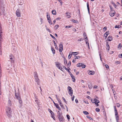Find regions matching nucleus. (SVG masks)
Returning a JSON list of instances; mask_svg holds the SVG:
<instances>
[{
    "label": "nucleus",
    "mask_w": 122,
    "mask_h": 122,
    "mask_svg": "<svg viewBox=\"0 0 122 122\" xmlns=\"http://www.w3.org/2000/svg\"><path fill=\"white\" fill-rule=\"evenodd\" d=\"M6 111L7 115L9 117H11V108L8 107H6Z\"/></svg>",
    "instance_id": "nucleus-1"
},
{
    "label": "nucleus",
    "mask_w": 122,
    "mask_h": 122,
    "mask_svg": "<svg viewBox=\"0 0 122 122\" xmlns=\"http://www.w3.org/2000/svg\"><path fill=\"white\" fill-rule=\"evenodd\" d=\"M12 62L9 60L7 62L6 66V68L7 70H10L11 69V67L12 66L11 64Z\"/></svg>",
    "instance_id": "nucleus-2"
},
{
    "label": "nucleus",
    "mask_w": 122,
    "mask_h": 122,
    "mask_svg": "<svg viewBox=\"0 0 122 122\" xmlns=\"http://www.w3.org/2000/svg\"><path fill=\"white\" fill-rule=\"evenodd\" d=\"M55 63L56 66L60 70L63 71L62 70V68L61 65L60 63L58 62H56Z\"/></svg>",
    "instance_id": "nucleus-3"
},
{
    "label": "nucleus",
    "mask_w": 122,
    "mask_h": 122,
    "mask_svg": "<svg viewBox=\"0 0 122 122\" xmlns=\"http://www.w3.org/2000/svg\"><path fill=\"white\" fill-rule=\"evenodd\" d=\"M4 8V7H2H2L1 6V8H0V9L1 10V12L0 14L1 15H2V14L4 15L6 17L7 16V15L5 12Z\"/></svg>",
    "instance_id": "nucleus-4"
},
{
    "label": "nucleus",
    "mask_w": 122,
    "mask_h": 122,
    "mask_svg": "<svg viewBox=\"0 0 122 122\" xmlns=\"http://www.w3.org/2000/svg\"><path fill=\"white\" fill-rule=\"evenodd\" d=\"M67 89L69 95L71 96H72L73 94V91L71 88L70 86H68Z\"/></svg>",
    "instance_id": "nucleus-5"
},
{
    "label": "nucleus",
    "mask_w": 122,
    "mask_h": 122,
    "mask_svg": "<svg viewBox=\"0 0 122 122\" xmlns=\"http://www.w3.org/2000/svg\"><path fill=\"white\" fill-rule=\"evenodd\" d=\"M16 14L17 17H21V12L20 10L19 9H18L16 11Z\"/></svg>",
    "instance_id": "nucleus-6"
},
{
    "label": "nucleus",
    "mask_w": 122,
    "mask_h": 122,
    "mask_svg": "<svg viewBox=\"0 0 122 122\" xmlns=\"http://www.w3.org/2000/svg\"><path fill=\"white\" fill-rule=\"evenodd\" d=\"M60 122H63L64 121V118L62 115L58 116Z\"/></svg>",
    "instance_id": "nucleus-7"
},
{
    "label": "nucleus",
    "mask_w": 122,
    "mask_h": 122,
    "mask_svg": "<svg viewBox=\"0 0 122 122\" xmlns=\"http://www.w3.org/2000/svg\"><path fill=\"white\" fill-rule=\"evenodd\" d=\"M9 58L10 60H11L10 61L12 62L14 60V56L13 55L11 54L9 56Z\"/></svg>",
    "instance_id": "nucleus-8"
},
{
    "label": "nucleus",
    "mask_w": 122,
    "mask_h": 122,
    "mask_svg": "<svg viewBox=\"0 0 122 122\" xmlns=\"http://www.w3.org/2000/svg\"><path fill=\"white\" fill-rule=\"evenodd\" d=\"M18 5H22L24 2V0H18Z\"/></svg>",
    "instance_id": "nucleus-9"
},
{
    "label": "nucleus",
    "mask_w": 122,
    "mask_h": 122,
    "mask_svg": "<svg viewBox=\"0 0 122 122\" xmlns=\"http://www.w3.org/2000/svg\"><path fill=\"white\" fill-rule=\"evenodd\" d=\"M4 7V4L3 0H0V7L1 8V6L2 7Z\"/></svg>",
    "instance_id": "nucleus-10"
},
{
    "label": "nucleus",
    "mask_w": 122,
    "mask_h": 122,
    "mask_svg": "<svg viewBox=\"0 0 122 122\" xmlns=\"http://www.w3.org/2000/svg\"><path fill=\"white\" fill-rule=\"evenodd\" d=\"M95 73V72L94 71H90L88 72V74L89 75H93Z\"/></svg>",
    "instance_id": "nucleus-11"
},
{
    "label": "nucleus",
    "mask_w": 122,
    "mask_h": 122,
    "mask_svg": "<svg viewBox=\"0 0 122 122\" xmlns=\"http://www.w3.org/2000/svg\"><path fill=\"white\" fill-rule=\"evenodd\" d=\"M114 109L115 110V115L116 117L117 116H118V113L117 110L116 109V108L115 106L114 107Z\"/></svg>",
    "instance_id": "nucleus-12"
},
{
    "label": "nucleus",
    "mask_w": 122,
    "mask_h": 122,
    "mask_svg": "<svg viewBox=\"0 0 122 122\" xmlns=\"http://www.w3.org/2000/svg\"><path fill=\"white\" fill-rule=\"evenodd\" d=\"M35 79L36 81V82L37 83V84L38 85H39V79L38 77L35 78Z\"/></svg>",
    "instance_id": "nucleus-13"
},
{
    "label": "nucleus",
    "mask_w": 122,
    "mask_h": 122,
    "mask_svg": "<svg viewBox=\"0 0 122 122\" xmlns=\"http://www.w3.org/2000/svg\"><path fill=\"white\" fill-rule=\"evenodd\" d=\"M70 74V75L72 78V79L73 81V82H75V77L71 73Z\"/></svg>",
    "instance_id": "nucleus-14"
},
{
    "label": "nucleus",
    "mask_w": 122,
    "mask_h": 122,
    "mask_svg": "<svg viewBox=\"0 0 122 122\" xmlns=\"http://www.w3.org/2000/svg\"><path fill=\"white\" fill-rule=\"evenodd\" d=\"M109 31H107L104 34V36L106 38L108 35L109 34Z\"/></svg>",
    "instance_id": "nucleus-15"
},
{
    "label": "nucleus",
    "mask_w": 122,
    "mask_h": 122,
    "mask_svg": "<svg viewBox=\"0 0 122 122\" xmlns=\"http://www.w3.org/2000/svg\"><path fill=\"white\" fill-rule=\"evenodd\" d=\"M115 11H114V12H112V13H110V15L111 16V17H113L114 16V15L115 13Z\"/></svg>",
    "instance_id": "nucleus-16"
},
{
    "label": "nucleus",
    "mask_w": 122,
    "mask_h": 122,
    "mask_svg": "<svg viewBox=\"0 0 122 122\" xmlns=\"http://www.w3.org/2000/svg\"><path fill=\"white\" fill-rule=\"evenodd\" d=\"M34 76L35 78L38 77L37 72L36 71H35L34 72Z\"/></svg>",
    "instance_id": "nucleus-17"
},
{
    "label": "nucleus",
    "mask_w": 122,
    "mask_h": 122,
    "mask_svg": "<svg viewBox=\"0 0 122 122\" xmlns=\"http://www.w3.org/2000/svg\"><path fill=\"white\" fill-rule=\"evenodd\" d=\"M112 37L111 36H109L108 37V40L109 41H111L112 40Z\"/></svg>",
    "instance_id": "nucleus-18"
},
{
    "label": "nucleus",
    "mask_w": 122,
    "mask_h": 122,
    "mask_svg": "<svg viewBox=\"0 0 122 122\" xmlns=\"http://www.w3.org/2000/svg\"><path fill=\"white\" fill-rule=\"evenodd\" d=\"M19 7L21 10L25 8V5H20Z\"/></svg>",
    "instance_id": "nucleus-19"
},
{
    "label": "nucleus",
    "mask_w": 122,
    "mask_h": 122,
    "mask_svg": "<svg viewBox=\"0 0 122 122\" xmlns=\"http://www.w3.org/2000/svg\"><path fill=\"white\" fill-rule=\"evenodd\" d=\"M106 46H107V49L108 51H109V50L110 47L107 42V43Z\"/></svg>",
    "instance_id": "nucleus-20"
},
{
    "label": "nucleus",
    "mask_w": 122,
    "mask_h": 122,
    "mask_svg": "<svg viewBox=\"0 0 122 122\" xmlns=\"http://www.w3.org/2000/svg\"><path fill=\"white\" fill-rule=\"evenodd\" d=\"M89 88L90 89H91L92 87V84L90 83L88 84Z\"/></svg>",
    "instance_id": "nucleus-21"
},
{
    "label": "nucleus",
    "mask_w": 122,
    "mask_h": 122,
    "mask_svg": "<svg viewBox=\"0 0 122 122\" xmlns=\"http://www.w3.org/2000/svg\"><path fill=\"white\" fill-rule=\"evenodd\" d=\"M52 12L53 14L56 15V12L55 10H53L52 11Z\"/></svg>",
    "instance_id": "nucleus-22"
},
{
    "label": "nucleus",
    "mask_w": 122,
    "mask_h": 122,
    "mask_svg": "<svg viewBox=\"0 0 122 122\" xmlns=\"http://www.w3.org/2000/svg\"><path fill=\"white\" fill-rule=\"evenodd\" d=\"M73 54V55H76L77 54H78V53L77 52H72L71 54V55H72Z\"/></svg>",
    "instance_id": "nucleus-23"
},
{
    "label": "nucleus",
    "mask_w": 122,
    "mask_h": 122,
    "mask_svg": "<svg viewBox=\"0 0 122 122\" xmlns=\"http://www.w3.org/2000/svg\"><path fill=\"white\" fill-rule=\"evenodd\" d=\"M82 64H83L81 63H79L77 65V66L78 67L81 66Z\"/></svg>",
    "instance_id": "nucleus-24"
},
{
    "label": "nucleus",
    "mask_w": 122,
    "mask_h": 122,
    "mask_svg": "<svg viewBox=\"0 0 122 122\" xmlns=\"http://www.w3.org/2000/svg\"><path fill=\"white\" fill-rule=\"evenodd\" d=\"M87 6L88 12L89 13V3L88 2H87Z\"/></svg>",
    "instance_id": "nucleus-25"
},
{
    "label": "nucleus",
    "mask_w": 122,
    "mask_h": 122,
    "mask_svg": "<svg viewBox=\"0 0 122 122\" xmlns=\"http://www.w3.org/2000/svg\"><path fill=\"white\" fill-rule=\"evenodd\" d=\"M51 50L53 54L55 53V51L52 47L51 48Z\"/></svg>",
    "instance_id": "nucleus-26"
},
{
    "label": "nucleus",
    "mask_w": 122,
    "mask_h": 122,
    "mask_svg": "<svg viewBox=\"0 0 122 122\" xmlns=\"http://www.w3.org/2000/svg\"><path fill=\"white\" fill-rule=\"evenodd\" d=\"M62 47H63L62 43L61 42H60L59 45V48H62Z\"/></svg>",
    "instance_id": "nucleus-27"
},
{
    "label": "nucleus",
    "mask_w": 122,
    "mask_h": 122,
    "mask_svg": "<svg viewBox=\"0 0 122 122\" xmlns=\"http://www.w3.org/2000/svg\"><path fill=\"white\" fill-rule=\"evenodd\" d=\"M63 68H64L69 73V74L71 73V72L69 71V70L68 69H67L66 67L65 66H64L63 67Z\"/></svg>",
    "instance_id": "nucleus-28"
},
{
    "label": "nucleus",
    "mask_w": 122,
    "mask_h": 122,
    "mask_svg": "<svg viewBox=\"0 0 122 122\" xmlns=\"http://www.w3.org/2000/svg\"><path fill=\"white\" fill-rule=\"evenodd\" d=\"M57 116H58L60 115H62V114L61 113H60L59 111H58L57 112Z\"/></svg>",
    "instance_id": "nucleus-29"
},
{
    "label": "nucleus",
    "mask_w": 122,
    "mask_h": 122,
    "mask_svg": "<svg viewBox=\"0 0 122 122\" xmlns=\"http://www.w3.org/2000/svg\"><path fill=\"white\" fill-rule=\"evenodd\" d=\"M85 41L86 42V44L87 45L88 47L89 48V42H88V41H86V40H85Z\"/></svg>",
    "instance_id": "nucleus-30"
},
{
    "label": "nucleus",
    "mask_w": 122,
    "mask_h": 122,
    "mask_svg": "<svg viewBox=\"0 0 122 122\" xmlns=\"http://www.w3.org/2000/svg\"><path fill=\"white\" fill-rule=\"evenodd\" d=\"M116 118L117 122H118L119 120L118 116H116Z\"/></svg>",
    "instance_id": "nucleus-31"
},
{
    "label": "nucleus",
    "mask_w": 122,
    "mask_h": 122,
    "mask_svg": "<svg viewBox=\"0 0 122 122\" xmlns=\"http://www.w3.org/2000/svg\"><path fill=\"white\" fill-rule=\"evenodd\" d=\"M19 100V102L20 104H21L22 103V100H21V99L20 98V99H18Z\"/></svg>",
    "instance_id": "nucleus-32"
},
{
    "label": "nucleus",
    "mask_w": 122,
    "mask_h": 122,
    "mask_svg": "<svg viewBox=\"0 0 122 122\" xmlns=\"http://www.w3.org/2000/svg\"><path fill=\"white\" fill-rule=\"evenodd\" d=\"M54 41V46H55V48L56 49H58L57 46L56 45V44L55 41Z\"/></svg>",
    "instance_id": "nucleus-33"
},
{
    "label": "nucleus",
    "mask_w": 122,
    "mask_h": 122,
    "mask_svg": "<svg viewBox=\"0 0 122 122\" xmlns=\"http://www.w3.org/2000/svg\"><path fill=\"white\" fill-rule=\"evenodd\" d=\"M59 104L62 108L64 109V106H63V105L62 104V103L61 102H60V103H59Z\"/></svg>",
    "instance_id": "nucleus-34"
},
{
    "label": "nucleus",
    "mask_w": 122,
    "mask_h": 122,
    "mask_svg": "<svg viewBox=\"0 0 122 122\" xmlns=\"http://www.w3.org/2000/svg\"><path fill=\"white\" fill-rule=\"evenodd\" d=\"M72 21L75 23H78V22L77 20H74L73 19L72 20Z\"/></svg>",
    "instance_id": "nucleus-35"
},
{
    "label": "nucleus",
    "mask_w": 122,
    "mask_h": 122,
    "mask_svg": "<svg viewBox=\"0 0 122 122\" xmlns=\"http://www.w3.org/2000/svg\"><path fill=\"white\" fill-rule=\"evenodd\" d=\"M8 105L9 106H11V101L9 100L8 101Z\"/></svg>",
    "instance_id": "nucleus-36"
},
{
    "label": "nucleus",
    "mask_w": 122,
    "mask_h": 122,
    "mask_svg": "<svg viewBox=\"0 0 122 122\" xmlns=\"http://www.w3.org/2000/svg\"><path fill=\"white\" fill-rule=\"evenodd\" d=\"M15 96L18 99H20V97H19L18 95L17 94H15Z\"/></svg>",
    "instance_id": "nucleus-37"
},
{
    "label": "nucleus",
    "mask_w": 122,
    "mask_h": 122,
    "mask_svg": "<svg viewBox=\"0 0 122 122\" xmlns=\"http://www.w3.org/2000/svg\"><path fill=\"white\" fill-rule=\"evenodd\" d=\"M48 20V22L51 25L52 24V22L51 20V19Z\"/></svg>",
    "instance_id": "nucleus-38"
},
{
    "label": "nucleus",
    "mask_w": 122,
    "mask_h": 122,
    "mask_svg": "<svg viewBox=\"0 0 122 122\" xmlns=\"http://www.w3.org/2000/svg\"><path fill=\"white\" fill-rule=\"evenodd\" d=\"M121 43L119 44L118 46V48H119V49H120L121 48Z\"/></svg>",
    "instance_id": "nucleus-39"
},
{
    "label": "nucleus",
    "mask_w": 122,
    "mask_h": 122,
    "mask_svg": "<svg viewBox=\"0 0 122 122\" xmlns=\"http://www.w3.org/2000/svg\"><path fill=\"white\" fill-rule=\"evenodd\" d=\"M47 20L51 19L50 15L47 14Z\"/></svg>",
    "instance_id": "nucleus-40"
},
{
    "label": "nucleus",
    "mask_w": 122,
    "mask_h": 122,
    "mask_svg": "<svg viewBox=\"0 0 122 122\" xmlns=\"http://www.w3.org/2000/svg\"><path fill=\"white\" fill-rule=\"evenodd\" d=\"M59 25H56L55 26V28L56 30L58 27Z\"/></svg>",
    "instance_id": "nucleus-41"
},
{
    "label": "nucleus",
    "mask_w": 122,
    "mask_h": 122,
    "mask_svg": "<svg viewBox=\"0 0 122 122\" xmlns=\"http://www.w3.org/2000/svg\"><path fill=\"white\" fill-rule=\"evenodd\" d=\"M83 112L84 114H85L86 115H88L89 114L86 111H83Z\"/></svg>",
    "instance_id": "nucleus-42"
},
{
    "label": "nucleus",
    "mask_w": 122,
    "mask_h": 122,
    "mask_svg": "<svg viewBox=\"0 0 122 122\" xmlns=\"http://www.w3.org/2000/svg\"><path fill=\"white\" fill-rule=\"evenodd\" d=\"M66 117H67V118L68 119V120L69 121V120H70V117L68 115H66Z\"/></svg>",
    "instance_id": "nucleus-43"
},
{
    "label": "nucleus",
    "mask_w": 122,
    "mask_h": 122,
    "mask_svg": "<svg viewBox=\"0 0 122 122\" xmlns=\"http://www.w3.org/2000/svg\"><path fill=\"white\" fill-rule=\"evenodd\" d=\"M86 117L91 120H93V119L92 118L89 117L88 116H87Z\"/></svg>",
    "instance_id": "nucleus-44"
},
{
    "label": "nucleus",
    "mask_w": 122,
    "mask_h": 122,
    "mask_svg": "<svg viewBox=\"0 0 122 122\" xmlns=\"http://www.w3.org/2000/svg\"><path fill=\"white\" fill-rule=\"evenodd\" d=\"M63 50V47H62V48H59V51L60 52H62Z\"/></svg>",
    "instance_id": "nucleus-45"
},
{
    "label": "nucleus",
    "mask_w": 122,
    "mask_h": 122,
    "mask_svg": "<svg viewBox=\"0 0 122 122\" xmlns=\"http://www.w3.org/2000/svg\"><path fill=\"white\" fill-rule=\"evenodd\" d=\"M64 63L65 65L67 64V61L66 59H64Z\"/></svg>",
    "instance_id": "nucleus-46"
},
{
    "label": "nucleus",
    "mask_w": 122,
    "mask_h": 122,
    "mask_svg": "<svg viewBox=\"0 0 122 122\" xmlns=\"http://www.w3.org/2000/svg\"><path fill=\"white\" fill-rule=\"evenodd\" d=\"M46 29L50 33L51 32V31L50 30V29L47 27H46Z\"/></svg>",
    "instance_id": "nucleus-47"
},
{
    "label": "nucleus",
    "mask_w": 122,
    "mask_h": 122,
    "mask_svg": "<svg viewBox=\"0 0 122 122\" xmlns=\"http://www.w3.org/2000/svg\"><path fill=\"white\" fill-rule=\"evenodd\" d=\"M109 7H110V9H111V11H114V10H113V8H112V6H111V5H109Z\"/></svg>",
    "instance_id": "nucleus-48"
},
{
    "label": "nucleus",
    "mask_w": 122,
    "mask_h": 122,
    "mask_svg": "<svg viewBox=\"0 0 122 122\" xmlns=\"http://www.w3.org/2000/svg\"><path fill=\"white\" fill-rule=\"evenodd\" d=\"M96 111L97 112H99L100 111V110L99 108H97L96 109Z\"/></svg>",
    "instance_id": "nucleus-49"
},
{
    "label": "nucleus",
    "mask_w": 122,
    "mask_h": 122,
    "mask_svg": "<svg viewBox=\"0 0 122 122\" xmlns=\"http://www.w3.org/2000/svg\"><path fill=\"white\" fill-rule=\"evenodd\" d=\"M50 36L54 39H55L56 38L53 36H52L51 34H50Z\"/></svg>",
    "instance_id": "nucleus-50"
},
{
    "label": "nucleus",
    "mask_w": 122,
    "mask_h": 122,
    "mask_svg": "<svg viewBox=\"0 0 122 122\" xmlns=\"http://www.w3.org/2000/svg\"><path fill=\"white\" fill-rule=\"evenodd\" d=\"M86 66V65H83V64H82L81 67L83 68H85Z\"/></svg>",
    "instance_id": "nucleus-51"
},
{
    "label": "nucleus",
    "mask_w": 122,
    "mask_h": 122,
    "mask_svg": "<svg viewBox=\"0 0 122 122\" xmlns=\"http://www.w3.org/2000/svg\"><path fill=\"white\" fill-rule=\"evenodd\" d=\"M58 1L60 2V3L61 4V5L62 4V1L61 0H57Z\"/></svg>",
    "instance_id": "nucleus-52"
},
{
    "label": "nucleus",
    "mask_w": 122,
    "mask_h": 122,
    "mask_svg": "<svg viewBox=\"0 0 122 122\" xmlns=\"http://www.w3.org/2000/svg\"><path fill=\"white\" fill-rule=\"evenodd\" d=\"M83 39H84L83 38H81L80 39H79L78 40V41H83Z\"/></svg>",
    "instance_id": "nucleus-53"
},
{
    "label": "nucleus",
    "mask_w": 122,
    "mask_h": 122,
    "mask_svg": "<svg viewBox=\"0 0 122 122\" xmlns=\"http://www.w3.org/2000/svg\"><path fill=\"white\" fill-rule=\"evenodd\" d=\"M35 101L38 104V99H36Z\"/></svg>",
    "instance_id": "nucleus-54"
},
{
    "label": "nucleus",
    "mask_w": 122,
    "mask_h": 122,
    "mask_svg": "<svg viewBox=\"0 0 122 122\" xmlns=\"http://www.w3.org/2000/svg\"><path fill=\"white\" fill-rule=\"evenodd\" d=\"M50 113H51V115L52 116H54V113L52 111H51V112H50Z\"/></svg>",
    "instance_id": "nucleus-55"
},
{
    "label": "nucleus",
    "mask_w": 122,
    "mask_h": 122,
    "mask_svg": "<svg viewBox=\"0 0 122 122\" xmlns=\"http://www.w3.org/2000/svg\"><path fill=\"white\" fill-rule=\"evenodd\" d=\"M55 106L57 108V107H59L58 104L56 103V105H55Z\"/></svg>",
    "instance_id": "nucleus-56"
},
{
    "label": "nucleus",
    "mask_w": 122,
    "mask_h": 122,
    "mask_svg": "<svg viewBox=\"0 0 122 122\" xmlns=\"http://www.w3.org/2000/svg\"><path fill=\"white\" fill-rule=\"evenodd\" d=\"M83 36L84 37L86 36V34L85 32H84V33H83Z\"/></svg>",
    "instance_id": "nucleus-57"
},
{
    "label": "nucleus",
    "mask_w": 122,
    "mask_h": 122,
    "mask_svg": "<svg viewBox=\"0 0 122 122\" xmlns=\"http://www.w3.org/2000/svg\"><path fill=\"white\" fill-rule=\"evenodd\" d=\"M62 99L64 101V102L66 103L67 102L66 101L65 98L64 97H62Z\"/></svg>",
    "instance_id": "nucleus-58"
},
{
    "label": "nucleus",
    "mask_w": 122,
    "mask_h": 122,
    "mask_svg": "<svg viewBox=\"0 0 122 122\" xmlns=\"http://www.w3.org/2000/svg\"><path fill=\"white\" fill-rule=\"evenodd\" d=\"M74 57L75 59H78L80 58L79 57L77 56H75Z\"/></svg>",
    "instance_id": "nucleus-59"
},
{
    "label": "nucleus",
    "mask_w": 122,
    "mask_h": 122,
    "mask_svg": "<svg viewBox=\"0 0 122 122\" xmlns=\"http://www.w3.org/2000/svg\"><path fill=\"white\" fill-rule=\"evenodd\" d=\"M117 106L118 107H119L120 106V104H119L118 103H117Z\"/></svg>",
    "instance_id": "nucleus-60"
},
{
    "label": "nucleus",
    "mask_w": 122,
    "mask_h": 122,
    "mask_svg": "<svg viewBox=\"0 0 122 122\" xmlns=\"http://www.w3.org/2000/svg\"><path fill=\"white\" fill-rule=\"evenodd\" d=\"M91 102L92 103H95V101L94 99L93 100H91Z\"/></svg>",
    "instance_id": "nucleus-61"
},
{
    "label": "nucleus",
    "mask_w": 122,
    "mask_h": 122,
    "mask_svg": "<svg viewBox=\"0 0 122 122\" xmlns=\"http://www.w3.org/2000/svg\"><path fill=\"white\" fill-rule=\"evenodd\" d=\"M107 27H105L103 28V29L105 31L107 29Z\"/></svg>",
    "instance_id": "nucleus-62"
},
{
    "label": "nucleus",
    "mask_w": 122,
    "mask_h": 122,
    "mask_svg": "<svg viewBox=\"0 0 122 122\" xmlns=\"http://www.w3.org/2000/svg\"><path fill=\"white\" fill-rule=\"evenodd\" d=\"M71 26H66L65 27V28H70Z\"/></svg>",
    "instance_id": "nucleus-63"
},
{
    "label": "nucleus",
    "mask_w": 122,
    "mask_h": 122,
    "mask_svg": "<svg viewBox=\"0 0 122 122\" xmlns=\"http://www.w3.org/2000/svg\"><path fill=\"white\" fill-rule=\"evenodd\" d=\"M112 5H113L115 6V7L116 8V7L117 6V5H116L114 3H112Z\"/></svg>",
    "instance_id": "nucleus-64"
}]
</instances>
